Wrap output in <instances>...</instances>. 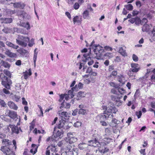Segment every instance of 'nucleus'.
<instances>
[{
    "instance_id": "obj_6",
    "label": "nucleus",
    "mask_w": 155,
    "mask_h": 155,
    "mask_svg": "<svg viewBox=\"0 0 155 155\" xmlns=\"http://www.w3.org/2000/svg\"><path fill=\"white\" fill-rule=\"evenodd\" d=\"M130 66L131 68L130 69L133 72L137 73L140 69V66L138 64L132 63L131 64Z\"/></svg>"
},
{
    "instance_id": "obj_23",
    "label": "nucleus",
    "mask_w": 155,
    "mask_h": 155,
    "mask_svg": "<svg viewBox=\"0 0 155 155\" xmlns=\"http://www.w3.org/2000/svg\"><path fill=\"white\" fill-rule=\"evenodd\" d=\"M93 137H94V140L93 142L97 143L98 140H100L102 139V136L98 134H95L93 135Z\"/></svg>"
},
{
    "instance_id": "obj_19",
    "label": "nucleus",
    "mask_w": 155,
    "mask_h": 155,
    "mask_svg": "<svg viewBox=\"0 0 155 155\" xmlns=\"http://www.w3.org/2000/svg\"><path fill=\"white\" fill-rule=\"evenodd\" d=\"M71 104H70L64 102V101L61 104L60 109L63 108L68 109L69 108Z\"/></svg>"
},
{
    "instance_id": "obj_26",
    "label": "nucleus",
    "mask_w": 155,
    "mask_h": 155,
    "mask_svg": "<svg viewBox=\"0 0 155 155\" xmlns=\"http://www.w3.org/2000/svg\"><path fill=\"white\" fill-rule=\"evenodd\" d=\"M17 51L20 55H25L27 52V51L22 48H21L18 49Z\"/></svg>"
},
{
    "instance_id": "obj_54",
    "label": "nucleus",
    "mask_w": 155,
    "mask_h": 155,
    "mask_svg": "<svg viewBox=\"0 0 155 155\" xmlns=\"http://www.w3.org/2000/svg\"><path fill=\"white\" fill-rule=\"evenodd\" d=\"M109 84H110V85L112 86L113 87H114L116 88H118V86L117 84H116L115 83L113 82H110L109 83Z\"/></svg>"
},
{
    "instance_id": "obj_48",
    "label": "nucleus",
    "mask_w": 155,
    "mask_h": 155,
    "mask_svg": "<svg viewBox=\"0 0 155 155\" xmlns=\"http://www.w3.org/2000/svg\"><path fill=\"white\" fill-rule=\"evenodd\" d=\"M73 148L70 145H68L67 147L66 150L68 152H71L72 151Z\"/></svg>"
},
{
    "instance_id": "obj_31",
    "label": "nucleus",
    "mask_w": 155,
    "mask_h": 155,
    "mask_svg": "<svg viewBox=\"0 0 155 155\" xmlns=\"http://www.w3.org/2000/svg\"><path fill=\"white\" fill-rule=\"evenodd\" d=\"M94 140H91L89 141V142L90 143L91 145L94 147H98L99 145V142L97 141V143H96V142H93V141H94Z\"/></svg>"
},
{
    "instance_id": "obj_40",
    "label": "nucleus",
    "mask_w": 155,
    "mask_h": 155,
    "mask_svg": "<svg viewBox=\"0 0 155 155\" xmlns=\"http://www.w3.org/2000/svg\"><path fill=\"white\" fill-rule=\"evenodd\" d=\"M127 9L129 11H131L133 9V6L131 4H129L125 5Z\"/></svg>"
},
{
    "instance_id": "obj_3",
    "label": "nucleus",
    "mask_w": 155,
    "mask_h": 155,
    "mask_svg": "<svg viewBox=\"0 0 155 155\" xmlns=\"http://www.w3.org/2000/svg\"><path fill=\"white\" fill-rule=\"evenodd\" d=\"M29 38L27 37L19 36L16 39V43L19 45L24 47H26L28 43L29 42Z\"/></svg>"
},
{
    "instance_id": "obj_43",
    "label": "nucleus",
    "mask_w": 155,
    "mask_h": 155,
    "mask_svg": "<svg viewBox=\"0 0 155 155\" xmlns=\"http://www.w3.org/2000/svg\"><path fill=\"white\" fill-rule=\"evenodd\" d=\"M118 91L121 94L124 93L125 92V91L123 88H120V87L117 88Z\"/></svg>"
},
{
    "instance_id": "obj_47",
    "label": "nucleus",
    "mask_w": 155,
    "mask_h": 155,
    "mask_svg": "<svg viewBox=\"0 0 155 155\" xmlns=\"http://www.w3.org/2000/svg\"><path fill=\"white\" fill-rule=\"evenodd\" d=\"M132 59L133 61L135 62H137L138 61V57L134 54L132 55Z\"/></svg>"
},
{
    "instance_id": "obj_63",
    "label": "nucleus",
    "mask_w": 155,
    "mask_h": 155,
    "mask_svg": "<svg viewBox=\"0 0 155 155\" xmlns=\"http://www.w3.org/2000/svg\"><path fill=\"white\" fill-rule=\"evenodd\" d=\"M114 69V66L113 65H111L109 66L108 68V71L109 72L112 71Z\"/></svg>"
},
{
    "instance_id": "obj_38",
    "label": "nucleus",
    "mask_w": 155,
    "mask_h": 155,
    "mask_svg": "<svg viewBox=\"0 0 155 155\" xmlns=\"http://www.w3.org/2000/svg\"><path fill=\"white\" fill-rule=\"evenodd\" d=\"M12 21V18H5L3 21V22L5 23H11Z\"/></svg>"
},
{
    "instance_id": "obj_13",
    "label": "nucleus",
    "mask_w": 155,
    "mask_h": 155,
    "mask_svg": "<svg viewBox=\"0 0 155 155\" xmlns=\"http://www.w3.org/2000/svg\"><path fill=\"white\" fill-rule=\"evenodd\" d=\"M82 21V17L81 16H76L73 18V23L74 24L78 23V24H81Z\"/></svg>"
},
{
    "instance_id": "obj_58",
    "label": "nucleus",
    "mask_w": 155,
    "mask_h": 155,
    "mask_svg": "<svg viewBox=\"0 0 155 155\" xmlns=\"http://www.w3.org/2000/svg\"><path fill=\"white\" fill-rule=\"evenodd\" d=\"M146 16L147 18H148L149 19H151L153 18V16L152 15V14L150 13L147 14Z\"/></svg>"
},
{
    "instance_id": "obj_64",
    "label": "nucleus",
    "mask_w": 155,
    "mask_h": 155,
    "mask_svg": "<svg viewBox=\"0 0 155 155\" xmlns=\"http://www.w3.org/2000/svg\"><path fill=\"white\" fill-rule=\"evenodd\" d=\"M150 80L152 81H154L155 80V74H153L152 75Z\"/></svg>"
},
{
    "instance_id": "obj_36",
    "label": "nucleus",
    "mask_w": 155,
    "mask_h": 155,
    "mask_svg": "<svg viewBox=\"0 0 155 155\" xmlns=\"http://www.w3.org/2000/svg\"><path fill=\"white\" fill-rule=\"evenodd\" d=\"M1 63L2 65L5 68H9L10 66V64L8 62H6L4 61H2Z\"/></svg>"
},
{
    "instance_id": "obj_20",
    "label": "nucleus",
    "mask_w": 155,
    "mask_h": 155,
    "mask_svg": "<svg viewBox=\"0 0 155 155\" xmlns=\"http://www.w3.org/2000/svg\"><path fill=\"white\" fill-rule=\"evenodd\" d=\"M6 44L8 46L14 49H17L19 47L18 45H16L9 41H6Z\"/></svg>"
},
{
    "instance_id": "obj_24",
    "label": "nucleus",
    "mask_w": 155,
    "mask_h": 155,
    "mask_svg": "<svg viewBox=\"0 0 155 155\" xmlns=\"http://www.w3.org/2000/svg\"><path fill=\"white\" fill-rule=\"evenodd\" d=\"M117 71L114 70L112 71L110 74L108 76L107 78L108 79L111 80L112 77L114 78L117 75Z\"/></svg>"
},
{
    "instance_id": "obj_16",
    "label": "nucleus",
    "mask_w": 155,
    "mask_h": 155,
    "mask_svg": "<svg viewBox=\"0 0 155 155\" xmlns=\"http://www.w3.org/2000/svg\"><path fill=\"white\" fill-rule=\"evenodd\" d=\"M63 134L64 132L62 130H58L54 137L55 138H61L63 137Z\"/></svg>"
},
{
    "instance_id": "obj_60",
    "label": "nucleus",
    "mask_w": 155,
    "mask_h": 155,
    "mask_svg": "<svg viewBox=\"0 0 155 155\" xmlns=\"http://www.w3.org/2000/svg\"><path fill=\"white\" fill-rule=\"evenodd\" d=\"M140 153L143 154V155H146V153L145 152V149H141L139 150Z\"/></svg>"
},
{
    "instance_id": "obj_55",
    "label": "nucleus",
    "mask_w": 155,
    "mask_h": 155,
    "mask_svg": "<svg viewBox=\"0 0 155 155\" xmlns=\"http://www.w3.org/2000/svg\"><path fill=\"white\" fill-rule=\"evenodd\" d=\"M102 107L103 110H104V114H107V107L106 106H102Z\"/></svg>"
},
{
    "instance_id": "obj_41",
    "label": "nucleus",
    "mask_w": 155,
    "mask_h": 155,
    "mask_svg": "<svg viewBox=\"0 0 155 155\" xmlns=\"http://www.w3.org/2000/svg\"><path fill=\"white\" fill-rule=\"evenodd\" d=\"M3 71L4 73L7 76L10 78L11 77V74L10 71L5 70Z\"/></svg>"
},
{
    "instance_id": "obj_32",
    "label": "nucleus",
    "mask_w": 155,
    "mask_h": 155,
    "mask_svg": "<svg viewBox=\"0 0 155 155\" xmlns=\"http://www.w3.org/2000/svg\"><path fill=\"white\" fill-rule=\"evenodd\" d=\"M150 26L147 25H144L142 28V30L143 32L148 31L149 30Z\"/></svg>"
},
{
    "instance_id": "obj_49",
    "label": "nucleus",
    "mask_w": 155,
    "mask_h": 155,
    "mask_svg": "<svg viewBox=\"0 0 155 155\" xmlns=\"http://www.w3.org/2000/svg\"><path fill=\"white\" fill-rule=\"evenodd\" d=\"M83 87V84L81 82H79L78 84V87H77V86H76V87L75 88V89H74V90H77V89H78V88L80 89L81 88H82Z\"/></svg>"
},
{
    "instance_id": "obj_30",
    "label": "nucleus",
    "mask_w": 155,
    "mask_h": 155,
    "mask_svg": "<svg viewBox=\"0 0 155 155\" xmlns=\"http://www.w3.org/2000/svg\"><path fill=\"white\" fill-rule=\"evenodd\" d=\"M118 51L123 56H125L127 55L126 51L124 50L122 47H120L119 48Z\"/></svg>"
},
{
    "instance_id": "obj_42",
    "label": "nucleus",
    "mask_w": 155,
    "mask_h": 155,
    "mask_svg": "<svg viewBox=\"0 0 155 155\" xmlns=\"http://www.w3.org/2000/svg\"><path fill=\"white\" fill-rule=\"evenodd\" d=\"M80 6V4L78 3L77 2H75L74 5L73 7L75 9L77 10L79 8Z\"/></svg>"
},
{
    "instance_id": "obj_25",
    "label": "nucleus",
    "mask_w": 155,
    "mask_h": 155,
    "mask_svg": "<svg viewBox=\"0 0 155 155\" xmlns=\"http://www.w3.org/2000/svg\"><path fill=\"white\" fill-rule=\"evenodd\" d=\"M24 78L25 79H27L28 77V75L31 76L32 74L31 70V68H29L28 70V72L27 71H26L24 72Z\"/></svg>"
},
{
    "instance_id": "obj_37",
    "label": "nucleus",
    "mask_w": 155,
    "mask_h": 155,
    "mask_svg": "<svg viewBox=\"0 0 155 155\" xmlns=\"http://www.w3.org/2000/svg\"><path fill=\"white\" fill-rule=\"evenodd\" d=\"M138 21L139 22L140 21L139 18L137 17L132 18L129 20V21L132 24L135 23V22H136V21Z\"/></svg>"
},
{
    "instance_id": "obj_39",
    "label": "nucleus",
    "mask_w": 155,
    "mask_h": 155,
    "mask_svg": "<svg viewBox=\"0 0 155 155\" xmlns=\"http://www.w3.org/2000/svg\"><path fill=\"white\" fill-rule=\"evenodd\" d=\"M84 97V93L81 91L79 92L77 94V97L78 98V99H81L82 97Z\"/></svg>"
},
{
    "instance_id": "obj_14",
    "label": "nucleus",
    "mask_w": 155,
    "mask_h": 155,
    "mask_svg": "<svg viewBox=\"0 0 155 155\" xmlns=\"http://www.w3.org/2000/svg\"><path fill=\"white\" fill-rule=\"evenodd\" d=\"M7 104L9 107L12 109L15 110H17L18 109V107L12 101H8Z\"/></svg>"
},
{
    "instance_id": "obj_8",
    "label": "nucleus",
    "mask_w": 155,
    "mask_h": 155,
    "mask_svg": "<svg viewBox=\"0 0 155 155\" xmlns=\"http://www.w3.org/2000/svg\"><path fill=\"white\" fill-rule=\"evenodd\" d=\"M77 85H75L74 87L71 88L72 90H69L68 92V94H64V98L66 100H68L69 98H72L74 96L73 94V91H74V89H75Z\"/></svg>"
},
{
    "instance_id": "obj_27",
    "label": "nucleus",
    "mask_w": 155,
    "mask_h": 155,
    "mask_svg": "<svg viewBox=\"0 0 155 155\" xmlns=\"http://www.w3.org/2000/svg\"><path fill=\"white\" fill-rule=\"evenodd\" d=\"M65 122V120L61 119L59 121V123L57 127V128L59 129L62 128L64 127Z\"/></svg>"
},
{
    "instance_id": "obj_46",
    "label": "nucleus",
    "mask_w": 155,
    "mask_h": 155,
    "mask_svg": "<svg viewBox=\"0 0 155 155\" xmlns=\"http://www.w3.org/2000/svg\"><path fill=\"white\" fill-rule=\"evenodd\" d=\"M82 123L80 121H77L74 124V126L76 127H78L81 125Z\"/></svg>"
},
{
    "instance_id": "obj_50",
    "label": "nucleus",
    "mask_w": 155,
    "mask_h": 155,
    "mask_svg": "<svg viewBox=\"0 0 155 155\" xmlns=\"http://www.w3.org/2000/svg\"><path fill=\"white\" fill-rule=\"evenodd\" d=\"M107 116L105 115H102L100 117L101 120H105L107 119Z\"/></svg>"
},
{
    "instance_id": "obj_2",
    "label": "nucleus",
    "mask_w": 155,
    "mask_h": 155,
    "mask_svg": "<svg viewBox=\"0 0 155 155\" xmlns=\"http://www.w3.org/2000/svg\"><path fill=\"white\" fill-rule=\"evenodd\" d=\"M110 139L108 138H104L103 139V142H101L99 143L100 146L98 147V149L100 150L102 153H104L107 152L109 149L107 147V144L109 143L108 140H110Z\"/></svg>"
},
{
    "instance_id": "obj_62",
    "label": "nucleus",
    "mask_w": 155,
    "mask_h": 155,
    "mask_svg": "<svg viewBox=\"0 0 155 155\" xmlns=\"http://www.w3.org/2000/svg\"><path fill=\"white\" fill-rule=\"evenodd\" d=\"M92 69L91 68V67H89L87 70L86 73H89L90 74L92 72Z\"/></svg>"
},
{
    "instance_id": "obj_61",
    "label": "nucleus",
    "mask_w": 155,
    "mask_h": 155,
    "mask_svg": "<svg viewBox=\"0 0 155 155\" xmlns=\"http://www.w3.org/2000/svg\"><path fill=\"white\" fill-rule=\"evenodd\" d=\"M23 155H31L28 153V149H25L23 153Z\"/></svg>"
},
{
    "instance_id": "obj_18",
    "label": "nucleus",
    "mask_w": 155,
    "mask_h": 155,
    "mask_svg": "<svg viewBox=\"0 0 155 155\" xmlns=\"http://www.w3.org/2000/svg\"><path fill=\"white\" fill-rule=\"evenodd\" d=\"M31 147L32 148V149H31L30 152L32 153L34 155L35 154L37 151V149L38 147L36 144H32Z\"/></svg>"
},
{
    "instance_id": "obj_52",
    "label": "nucleus",
    "mask_w": 155,
    "mask_h": 155,
    "mask_svg": "<svg viewBox=\"0 0 155 155\" xmlns=\"http://www.w3.org/2000/svg\"><path fill=\"white\" fill-rule=\"evenodd\" d=\"M104 49L108 51H112L113 48L109 46H106L104 47Z\"/></svg>"
},
{
    "instance_id": "obj_28",
    "label": "nucleus",
    "mask_w": 155,
    "mask_h": 155,
    "mask_svg": "<svg viewBox=\"0 0 155 155\" xmlns=\"http://www.w3.org/2000/svg\"><path fill=\"white\" fill-rule=\"evenodd\" d=\"M60 117L62 118L61 119L64 120V119H67L68 117V114L66 112H62L60 114Z\"/></svg>"
},
{
    "instance_id": "obj_57",
    "label": "nucleus",
    "mask_w": 155,
    "mask_h": 155,
    "mask_svg": "<svg viewBox=\"0 0 155 155\" xmlns=\"http://www.w3.org/2000/svg\"><path fill=\"white\" fill-rule=\"evenodd\" d=\"M103 153H102L100 150H96L95 155H103Z\"/></svg>"
},
{
    "instance_id": "obj_21",
    "label": "nucleus",
    "mask_w": 155,
    "mask_h": 155,
    "mask_svg": "<svg viewBox=\"0 0 155 155\" xmlns=\"http://www.w3.org/2000/svg\"><path fill=\"white\" fill-rule=\"evenodd\" d=\"M118 81L122 84H124L125 83V78L122 75H120L118 76Z\"/></svg>"
},
{
    "instance_id": "obj_59",
    "label": "nucleus",
    "mask_w": 155,
    "mask_h": 155,
    "mask_svg": "<svg viewBox=\"0 0 155 155\" xmlns=\"http://www.w3.org/2000/svg\"><path fill=\"white\" fill-rule=\"evenodd\" d=\"M64 94H61L60 96V99L59 100V101L61 102L64 99Z\"/></svg>"
},
{
    "instance_id": "obj_5",
    "label": "nucleus",
    "mask_w": 155,
    "mask_h": 155,
    "mask_svg": "<svg viewBox=\"0 0 155 155\" xmlns=\"http://www.w3.org/2000/svg\"><path fill=\"white\" fill-rule=\"evenodd\" d=\"M122 97V96L120 95L116 96H112L111 100L115 102L114 103L116 105L119 106L121 104V102L120 99Z\"/></svg>"
},
{
    "instance_id": "obj_56",
    "label": "nucleus",
    "mask_w": 155,
    "mask_h": 155,
    "mask_svg": "<svg viewBox=\"0 0 155 155\" xmlns=\"http://www.w3.org/2000/svg\"><path fill=\"white\" fill-rule=\"evenodd\" d=\"M141 21L142 24H144V25H146L148 22V20L146 18H143L142 19Z\"/></svg>"
},
{
    "instance_id": "obj_29",
    "label": "nucleus",
    "mask_w": 155,
    "mask_h": 155,
    "mask_svg": "<svg viewBox=\"0 0 155 155\" xmlns=\"http://www.w3.org/2000/svg\"><path fill=\"white\" fill-rule=\"evenodd\" d=\"M2 143L3 144L10 145L12 143V142L8 139H3L2 140Z\"/></svg>"
},
{
    "instance_id": "obj_11",
    "label": "nucleus",
    "mask_w": 155,
    "mask_h": 155,
    "mask_svg": "<svg viewBox=\"0 0 155 155\" xmlns=\"http://www.w3.org/2000/svg\"><path fill=\"white\" fill-rule=\"evenodd\" d=\"M8 115L11 118L13 119H18L17 112L13 110H9Z\"/></svg>"
},
{
    "instance_id": "obj_53",
    "label": "nucleus",
    "mask_w": 155,
    "mask_h": 155,
    "mask_svg": "<svg viewBox=\"0 0 155 155\" xmlns=\"http://www.w3.org/2000/svg\"><path fill=\"white\" fill-rule=\"evenodd\" d=\"M105 135H110V131L109 130V129L108 128H106L105 130Z\"/></svg>"
},
{
    "instance_id": "obj_35",
    "label": "nucleus",
    "mask_w": 155,
    "mask_h": 155,
    "mask_svg": "<svg viewBox=\"0 0 155 155\" xmlns=\"http://www.w3.org/2000/svg\"><path fill=\"white\" fill-rule=\"evenodd\" d=\"M79 148L80 150H83L87 147V145L85 143H81L78 145Z\"/></svg>"
},
{
    "instance_id": "obj_15",
    "label": "nucleus",
    "mask_w": 155,
    "mask_h": 155,
    "mask_svg": "<svg viewBox=\"0 0 155 155\" xmlns=\"http://www.w3.org/2000/svg\"><path fill=\"white\" fill-rule=\"evenodd\" d=\"M5 54L11 58H15L17 57V54L15 53H12L10 50L8 49L6 50Z\"/></svg>"
},
{
    "instance_id": "obj_33",
    "label": "nucleus",
    "mask_w": 155,
    "mask_h": 155,
    "mask_svg": "<svg viewBox=\"0 0 155 155\" xmlns=\"http://www.w3.org/2000/svg\"><path fill=\"white\" fill-rule=\"evenodd\" d=\"M77 140V138L75 137H71L69 139V143L70 144L73 143Z\"/></svg>"
},
{
    "instance_id": "obj_4",
    "label": "nucleus",
    "mask_w": 155,
    "mask_h": 155,
    "mask_svg": "<svg viewBox=\"0 0 155 155\" xmlns=\"http://www.w3.org/2000/svg\"><path fill=\"white\" fill-rule=\"evenodd\" d=\"M2 79L3 80L2 81V84L7 89H10V86L12 84V82L10 79L8 78L3 74H1Z\"/></svg>"
},
{
    "instance_id": "obj_44",
    "label": "nucleus",
    "mask_w": 155,
    "mask_h": 155,
    "mask_svg": "<svg viewBox=\"0 0 155 155\" xmlns=\"http://www.w3.org/2000/svg\"><path fill=\"white\" fill-rule=\"evenodd\" d=\"M0 105L2 107H4L6 106V104L3 100L0 99Z\"/></svg>"
},
{
    "instance_id": "obj_7",
    "label": "nucleus",
    "mask_w": 155,
    "mask_h": 155,
    "mask_svg": "<svg viewBox=\"0 0 155 155\" xmlns=\"http://www.w3.org/2000/svg\"><path fill=\"white\" fill-rule=\"evenodd\" d=\"M94 43V41H93L91 43V46L92 47L94 46L95 47V48L94 49V51L96 53V54L98 53H101L103 51V50L102 49V47L101 46L99 45H93V44Z\"/></svg>"
},
{
    "instance_id": "obj_22",
    "label": "nucleus",
    "mask_w": 155,
    "mask_h": 155,
    "mask_svg": "<svg viewBox=\"0 0 155 155\" xmlns=\"http://www.w3.org/2000/svg\"><path fill=\"white\" fill-rule=\"evenodd\" d=\"M20 26L26 28L28 30L30 28V26L29 22H22L20 24Z\"/></svg>"
},
{
    "instance_id": "obj_10",
    "label": "nucleus",
    "mask_w": 155,
    "mask_h": 155,
    "mask_svg": "<svg viewBox=\"0 0 155 155\" xmlns=\"http://www.w3.org/2000/svg\"><path fill=\"white\" fill-rule=\"evenodd\" d=\"M1 150L6 155H10L11 154V149L6 146H2Z\"/></svg>"
},
{
    "instance_id": "obj_9",
    "label": "nucleus",
    "mask_w": 155,
    "mask_h": 155,
    "mask_svg": "<svg viewBox=\"0 0 155 155\" xmlns=\"http://www.w3.org/2000/svg\"><path fill=\"white\" fill-rule=\"evenodd\" d=\"M8 127H10L11 129L12 134H18L19 133V130L22 131V130L20 127L19 128L17 126H15V125L9 124Z\"/></svg>"
},
{
    "instance_id": "obj_45",
    "label": "nucleus",
    "mask_w": 155,
    "mask_h": 155,
    "mask_svg": "<svg viewBox=\"0 0 155 155\" xmlns=\"http://www.w3.org/2000/svg\"><path fill=\"white\" fill-rule=\"evenodd\" d=\"M86 112V110L85 109H80L79 110V113L80 114H85Z\"/></svg>"
},
{
    "instance_id": "obj_12",
    "label": "nucleus",
    "mask_w": 155,
    "mask_h": 155,
    "mask_svg": "<svg viewBox=\"0 0 155 155\" xmlns=\"http://www.w3.org/2000/svg\"><path fill=\"white\" fill-rule=\"evenodd\" d=\"M11 4H13V6L15 8L21 9H23L25 6V4L21 2L14 3H11Z\"/></svg>"
},
{
    "instance_id": "obj_17",
    "label": "nucleus",
    "mask_w": 155,
    "mask_h": 155,
    "mask_svg": "<svg viewBox=\"0 0 155 155\" xmlns=\"http://www.w3.org/2000/svg\"><path fill=\"white\" fill-rule=\"evenodd\" d=\"M117 111V109L115 107L110 106L108 109L107 112L109 113L116 114Z\"/></svg>"
},
{
    "instance_id": "obj_51",
    "label": "nucleus",
    "mask_w": 155,
    "mask_h": 155,
    "mask_svg": "<svg viewBox=\"0 0 155 155\" xmlns=\"http://www.w3.org/2000/svg\"><path fill=\"white\" fill-rule=\"evenodd\" d=\"M37 54H38L37 53L35 52L34 55L33 60L34 62L35 65L36 62L37 60Z\"/></svg>"
},
{
    "instance_id": "obj_34",
    "label": "nucleus",
    "mask_w": 155,
    "mask_h": 155,
    "mask_svg": "<svg viewBox=\"0 0 155 155\" xmlns=\"http://www.w3.org/2000/svg\"><path fill=\"white\" fill-rule=\"evenodd\" d=\"M82 15L84 19L87 18L89 16V11L87 10L84 11L82 14Z\"/></svg>"
},
{
    "instance_id": "obj_1",
    "label": "nucleus",
    "mask_w": 155,
    "mask_h": 155,
    "mask_svg": "<svg viewBox=\"0 0 155 155\" xmlns=\"http://www.w3.org/2000/svg\"><path fill=\"white\" fill-rule=\"evenodd\" d=\"M46 141L50 143V145L46 149L45 155H50V150L51 152L56 153L58 150L55 144L54 143L56 141L52 137H50L47 139Z\"/></svg>"
}]
</instances>
